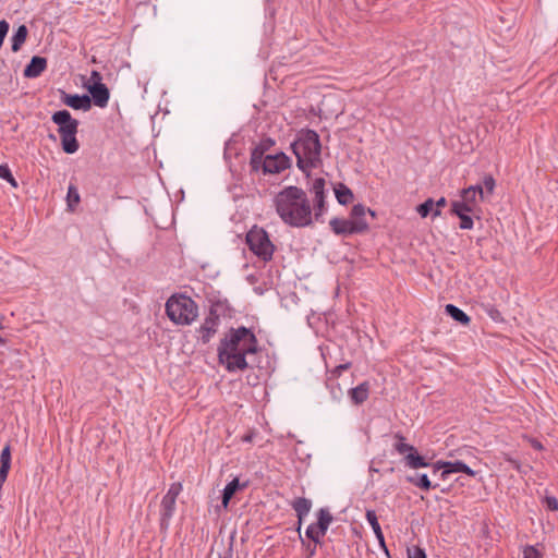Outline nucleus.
Masks as SVG:
<instances>
[{
	"mask_svg": "<svg viewBox=\"0 0 558 558\" xmlns=\"http://www.w3.org/2000/svg\"><path fill=\"white\" fill-rule=\"evenodd\" d=\"M442 469H436V463L433 465V473L437 474L438 472L441 473Z\"/></svg>",
	"mask_w": 558,
	"mask_h": 558,
	"instance_id": "obj_48",
	"label": "nucleus"
},
{
	"mask_svg": "<svg viewBox=\"0 0 558 558\" xmlns=\"http://www.w3.org/2000/svg\"><path fill=\"white\" fill-rule=\"evenodd\" d=\"M97 107L105 108L108 105L110 93L105 84H96L95 86H86Z\"/></svg>",
	"mask_w": 558,
	"mask_h": 558,
	"instance_id": "obj_14",
	"label": "nucleus"
},
{
	"mask_svg": "<svg viewBox=\"0 0 558 558\" xmlns=\"http://www.w3.org/2000/svg\"><path fill=\"white\" fill-rule=\"evenodd\" d=\"M0 178L4 180L12 179V172L7 165H0Z\"/></svg>",
	"mask_w": 558,
	"mask_h": 558,
	"instance_id": "obj_42",
	"label": "nucleus"
},
{
	"mask_svg": "<svg viewBox=\"0 0 558 558\" xmlns=\"http://www.w3.org/2000/svg\"><path fill=\"white\" fill-rule=\"evenodd\" d=\"M374 534L378 542H380V539L385 538L381 530L375 532Z\"/></svg>",
	"mask_w": 558,
	"mask_h": 558,
	"instance_id": "obj_45",
	"label": "nucleus"
},
{
	"mask_svg": "<svg viewBox=\"0 0 558 558\" xmlns=\"http://www.w3.org/2000/svg\"><path fill=\"white\" fill-rule=\"evenodd\" d=\"M3 326H2V317H0V329H2Z\"/></svg>",
	"mask_w": 558,
	"mask_h": 558,
	"instance_id": "obj_50",
	"label": "nucleus"
},
{
	"mask_svg": "<svg viewBox=\"0 0 558 558\" xmlns=\"http://www.w3.org/2000/svg\"><path fill=\"white\" fill-rule=\"evenodd\" d=\"M545 504H546V507L551 510V511H557L558 510V500L556 497L554 496H547L545 498Z\"/></svg>",
	"mask_w": 558,
	"mask_h": 558,
	"instance_id": "obj_40",
	"label": "nucleus"
},
{
	"mask_svg": "<svg viewBox=\"0 0 558 558\" xmlns=\"http://www.w3.org/2000/svg\"><path fill=\"white\" fill-rule=\"evenodd\" d=\"M447 205V201L445 197H440L436 203H434V216H440L441 211L440 208L445 207Z\"/></svg>",
	"mask_w": 558,
	"mask_h": 558,
	"instance_id": "obj_41",
	"label": "nucleus"
},
{
	"mask_svg": "<svg viewBox=\"0 0 558 558\" xmlns=\"http://www.w3.org/2000/svg\"><path fill=\"white\" fill-rule=\"evenodd\" d=\"M247 485H248V482H244L243 484H241L238 477H235L231 482H229L222 490V500H221L222 507L225 509H227L229 506V502H230L231 498L234 496V494L238 490L246 488Z\"/></svg>",
	"mask_w": 558,
	"mask_h": 558,
	"instance_id": "obj_17",
	"label": "nucleus"
},
{
	"mask_svg": "<svg viewBox=\"0 0 558 558\" xmlns=\"http://www.w3.org/2000/svg\"><path fill=\"white\" fill-rule=\"evenodd\" d=\"M378 543H379L380 548H383L384 551L388 555V548L386 546L385 538L380 539V542H378Z\"/></svg>",
	"mask_w": 558,
	"mask_h": 558,
	"instance_id": "obj_44",
	"label": "nucleus"
},
{
	"mask_svg": "<svg viewBox=\"0 0 558 558\" xmlns=\"http://www.w3.org/2000/svg\"><path fill=\"white\" fill-rule=\"evenodd\" d=\"M307 558H312V556H308Z\"/></svg>",
	"mask_w": 558,
	"mask_h": 558,
	"instance_id": "obj_52",
	"label": "nucleus"
},
{
	"mask_svg": "<svg viewBox=\"0 0 558 558\" xmlns=\"http://www.w3.org/2000/svg\"><path fill=\"white\" fill-rule=\"evenodd\" d=\"M252 172L264 175L278 174L291 167V159L284 153L263 155L262 150H252L250 158Z\"/></svg>",
	"mask_w": 558,
	"mask_h": 558,
	"instance_id": "obj_5",
	"label": "nucleus"
},
{
	"mask_svg": "<svg viewBox=\"0 0 558 558\" xmlns=\"http://www.w3.org/2000/svg\"><path fill=\"white\" fill-rule=\"evenodd\" d=\"M460 218V228L464 230H470L473 228V219L471 216L466 214H462L458 216Z\"/></svg>",
	"mask_w": 558,
	"mask_h": 558,
	"instance_id": "obj_37",
	"label": "nucleus"
},
{
	"mask_svg": "<svg viewBox=\"0 0 558 558\" xmlns=\"http://www.w3.org/2000/svg\"><path fill=\"white\" fill-rule=\"evenodd\" d=\"M219 325L220 316L215 310L211 308L197 330L198 340H201L204 344L208 343L217 332Z\"/></svg>",
	"mask_w": 558,
	"mask_h": 558,
	"instance_id": "obj_9",
	"label": "nucleus"
},
{
	"mask_svg": "<svg viewBox=\"0 0 558 558\" xmlns=\"http://www.w3.org/2000/svg\"><path fill=\"white\" fill-rule=\"evenodd\" d=\"M291 148L301 171L307 172L320 165L322 145L319 135L314 130H301L291 143Z\"/></svg>",
	"mask_w": 558,
	"mask_h": 558,
	"instance_id": "obj_3",
	"label": "nucleus"
},
{
	"mask_svg": "<svg viewBox=\"0 0 558 558\" xmlns=\"http://www.w3.org/2000/svg\"><path fill=\"white\" fill-rule=\"evenodd\" d=\"M27 34H28V29L25 25H20L17 27V29L15 31V33L13 34L12 38H11V41H12V46H11V49L13 52H17L23 44L25 43L26 38H27Z\"/></svg>",
	"mask_w": 558,
	"mask_h": 558,
	"instance_id": "obj_21",
	"label": "nucleus"
},
{
	"mask_svg": "<svg viewBox=\"0 0 558 558\" xmlns=\"http://www.w3.org/2000/svg\"><path fill=\"white\" fill-rule=\"evenodd\" d=\"M523 558H543V555L534 546L527 545L523 549Z\"/></svg>",
	"mask_w": 558,
	"mask_h": 558,
	"instance_id": "obj_34",
	"label": "nucleus"
},
{
	"mask_svg": "<svg viewBox=\"0 0 558 558\" xmlns=\"http://www.w3.org/2000/svg\"><path fill=\"white\" fill-rule=\"evenodd\" d=\"M416 210L422 218L427 217L432 211L434 213V201L432 198L426 199L417 206Z\"/></svg>",
	"mask_w": 558,
	"mask_h": 558,
	"instance_id": "obj_31",
	"label": "nucleus"
},
{
	"mask_svg": "<svg viewBox=\"0 0 558 558\" xmlns=\"http://www.w3.org/2000/svg\"><path fill=\"white\" fill-rule=\"evenodd\" d=\"M182 488L180 482L172 483L162 497L160 505V527L162 530H167L170 525V521L175 512L177 498L181 494Z\"/></svg>",
	"mask_w": 558,
	"mask_h": 558,
	"instance_id": "obj_8",
	"label": "nucleus"
},
{
	"mask_svg": "<svg viewBox=\"0 0 558 558\" xmlns=\"http://www.w3.org/2000/svg\"><path fill=\"white\" fill-rule=\"evenodd\" d=\"M473 211L470 206H468L462 199L454 201L451 204V213L456 216H461L462 214Z\"/></svg>",
	"mask_w": 558,
	"mask_h": 558,
	"instance_id": "obj_29",
	"label": "nucleus"
},
{
	"mask_svg": "<svg viewBox=\"0 0 558 558\" xmlns=\"http://www.w3.org/2000/svg\"><path fill=\"white\" fill-rule=\"evenodd\" d=\"M396 438L398 441L395 444V449L398 453L407 456L408 453L415 451V448L412 445L404 441L405 438L402 435L397 434Z\"/></svg>",
	"mask_w": 558,
	"mask_h": 558,
	"instance_id": "obj_27",
	"label": "nucleus"
},
{
	"mask_svg": "<svg viewBox=\"0 0 558 558\" xmlns=\"http://www.w3.org/2000/svg\"><path fill=\"white\" fill-rule=\"evenodd\" d=\"M218 360L229 373L242 372L248 367L246 355L257 352L254 332L241 326L231 328L218 345Z\"/></svg>",
	"mask_w": 558,
	"mask_h": 558,
	"instance_id": "obj_2",
	"label": "nucleus"
},
{
	"mask_svg": "<svg viewBox=\"0 0 558 558\" xmlns=\"http://www.w3.org/2000/svg\"><path fill=\"white\" fill-rule=\"evenodd\" d=\"M307 548H308V551H310V556L313 557L315 555V553H316V544L313 545V546H308Z\"/></svg>",
	"mask_w": 558,
	"mask_h": 558,
	"instance_id": "obj_46",
	"label": "nucleus"
},
{
	"mask_svg": "<svg viewBox=\"0 0 558 558\" xmlns=\"http://www.w3.org/2000/svg\"><path fill=\"white\" fill-rule=\"evenodd\" d=\"M11 468V447L5 445L0 453V489L8 478V474Z\"/></svg>",
	"mask_w": 558,
	"mask_h": 558,
	"instance_id": "obj_19",
	"label": "nucleus"
},
{
	"mask_svg": "<svg viewBox=\"0 0 558 558\" xmlns=\"http://www.w3.org/2000/svg\"><path fill=\"white\" fill-rule=\"evenodd\" d=\"M350 363H345V364H340L336 367L335 372L340 374L342 371H345L350 367Z\"/></svg>",
	"mask_w": 558,
	"mask_h": 558,
	"instance_id": "obj_43",
	"label": "nucleus"
},
{
	"mask_svg": "<svg viewBox=\"0 0 558 558\" xmlns=\"http://www.w3.org/2000/svg\"><path fill=\"white\" fill-rule=\"evenodd\" d=\"M329 226L335 234L348 236L355 233H361L362 225L351 223L350 219L332 218Z\"/></svg>",
	"mask_w": 558,
	"mask_h": 558,
	"instance_id": "obj_11",
	"label": "nucleus"
},
{
	"mask_svg": "<svg viewBox=\"0 0 558 558\" xmlns=\"http://www.w3.org/2000/svg\"><path fill=\"white\" fill-rule=\"evenodd\" d=\"M405 465L411 469L426 468L429 463L417 453V451H413L404 456Z\"/></svg>",
	"mask_w": 558,
	"mask_h": 558,
	"instance_id": "obj_23",
	"label": "nucleus"
},
{
	"mask_svg": "<svg viewBox=\"0 0 558 558\" xmlns=\"http://www.w3.org/2000/svg\"><path fill=\"white\" fill-rule=\"evenodd\" d=\"M326 181L317 178L313 181L311 193L313 207L305 191L298 186H286L274 198V206L280 219L293 228H303L313 222V213L316 220H320L326 208Z\"/></svg>",
	"mask_w": 558,
	"mask_h": 558,
	"instance_id": "obj_1",
	"label": "nucleus"
},
{
	"mask_svg": "<svg viewBox=\"0 0 558 558\" xmlns=\"http://www.w3.org/2000/svg\"><path fill=\"white\" fill-rule=\"evenodd\" d=\"M166 313L177 325H191L198 315L197 304L184 294L172 295L166 302Z\"/></svg>",
	"mask_w": 558,
	"mask_h": 558,
	"instance_id": "obj_4",
	"label": "nucleus"
},
{
	"mask_svg": "<svg viewBox=\"0 0 558 558\" xmlns=\"http://www.w3.org/2000/svg\"><path fill=\"white\" fill-rule=\"evenodd\" d=\"M366 214H369L372 217H375V213L371 208H366L362 204L354 205L351 210L350 221L351 223L362 225L361 233L368 229V222L365 219Z\"/></svg>",
	"mask_w": 558,
	"mask_h": 558,
	"instance_id": "obj_15",
	"label": "nucleus"
},
{
	"mask_svg": "<svg viewBox=\"0 0 558 558\" xmlns=\"http://www.w3.org/2000/svg\"><path fill=\"white\" fill-rule=\"evenodd\" d=\"M7 344V340L0 335V345H5Z\"/></svg>",
	"mask_w": 558,
	"mask_h": 558,
	"instance_id": "obj_49",
	"label": "nucleus"
},
{
	"mask_svg": "<svg viewBox=\"0 0 558 558\" xmlns=\"http://www.w3.org/2000/svg\"><path fill=\"white\" fill-rule=\"evenodd\" d=\"M408 558H427L425 551L418 546L408 548Z\"/></svg>",
	"mask_w": 558,
	"mask_h": 558,
	"instance_id": "obj_35",
	"label": "nucleus"
},
{
	"mask_svg": "<svg viewBox=\"0 0 558 558\" xmlns=\"http://www.w3.org/2000/svg\"><path fill=\"white\" fill-rule=\"evenodd\" d=\"M51 120L59 126L58 132L61 137L63 151L66 154L76 153L80 148L78 142L76 140L78 121L72 118L68 110L56 111L52 114Z\"/></svg>",
	"mask_w": 558,
	"mask_h": 558,
	"instance_id": "obj_6",
	"label": "nucleus"
},
{
	"mask_svg": "<svg viewBox=\"0 0 558 558\" xmlns=\"http://www.w3.org/2000/svg\"><path fill=\"white\" fill-rule=\"evenodd\" d=\"M305 535L316 544H318L320 538L325 536L319 532V529L315 523H312L307 526Z\"/></svg>",
	"mask_w": 558,
	"mask_h": 558,
	"instance_id": "obj_30",
	"label": "nucleus"
},
{
	"mask_svg": "<svg viewBox=\"0 0 558 558\" xmlns=\"http://www.w3.org/2000/svg\"><path fill=\"white\" fill-rule=\"evenodd\" d=\"M102 75L98 71H92L90 76L86 83V86H95L96 84H104Z\"/></svg>",
	"mask_w": 558,
	"mask_h": 558,
	"instance_id": "obj_38",
	"label": "nucleus"
},
{
	"mask_svg": "<svg viewBox=\"0 0 558 558\" xmlns=\"http://www.w3.org/2000/svg\"><path fill=\"white\" fill-rule=\"evenodd\" d=\"M478 198L481 201L485 199V192L483 191V186L480 184L471 185L461 191V199L470 206L472 210L474 209Z\"/></svg>",
	"mask_w": 558,
	"mask_h": 558,
	"instance_id": "obj_13",
	"label": "nucleus"
},
{
	"mask_svg": "<svg viewBox=\"0 0 558 558\" xmlns=\"http://www.w3.org/2000/svg\"><path fill=\"white\" fill-rule=\"evenodd\" d=\"M10 25L5 20L0 21V48L3 45V40L9 32Z\"/></svg>",
	"mask_w": 558,
	"mask_h": 558,
	"instance_id": "obj_39",
	"label": "nucleus"
},
{
	"mask_svg": "<svg viewBox=\"0 0 558 558\" xmlns=\"http://www.w3.org/2000/svg\"><path fill=\"white\" fill-rule=\"evenodd\" d=\"M220 558H230V557H220Z\"/></svg>",
	"mask_w": 558,
	"mask_h": 558,
	"instance_id": "obj_51",
	"label": "nucleus"
},
{
	"mask_svg": "<svg viewBox=\"0 0 558 558\" xmlns=\"http://www.w3.org/2000/svg\"><path fill=\"white\" fill-rule=\"evenodd\" d=\"M246 244L253 254L263 262L272 259L275 245L263 228L253 227L246 234Z\"/></svg>",
	"mask_w": 558,
	"mask_h": 558,
	"instance_id": "obj_7",
	"label": "nucleus"
},
{
	"mask_svg": "<svg viewBox=\"0 0 558 558\" xmlns=\"http://www.w3.org/2000/svg\"><path fill=\"white\" fill-rule=\"evenodd\" d=\"M66 202L71 211H73L75 206L80 203V193L74 185H70L68 189Z\"/></svg>",
	"mask_w": 558,
	"mask_h": 558,
	"instance_id": "obj_28",
	"label": "nucleus"
},
{
	"mask_svg": "<svg viewBox=\"0 0 558 558\" xmlns=\"http://www.w3.org/2000/svg\"><path fill=\"white\" fill-rule=\"evenodd\" d=\"M61 100L64 105L76 110L87 111L92 107V99L88 95H70L61 92Z\"/></svg>",
	"mask_w": 558,
	"mask_h": 558,
	"instance_id": "obj_12",
	"label": "nucleus"
},
{
	"mask_svg": "<svg viewBox=\"0 0 558 558\" xmlns=\"http://www.w3.org/2000/svg\"><path fill=\"white\" fill-rule=\"evenodd\" d=\"M481 185L483 186V191L485 192V197H486L487 195L493 194L494 189L496 186V182L492 175H486V177H484L483 184H481Z\"/></svg>",
	"mask_w": 558,
	"mask_h": 558,
	"instance_id": "obj_33",
	"label": "nucleus"
},
{
	"mask_svg": "<svg viewBox=\"0 0 558 558\" xmlns=\"http://www.w3.org/2000/svg\"><path fill=\"white\" fill-rule=\"evenodd\" d=\"M291 507L296 512L300 527L303 519L310 513L312 509V501L304 497H298L291 502Z\"/></svg>",
	"mask_w": 558,
	"mask_h": 558,
	"instance_id": "obj_20",
	"label": "nucleus"
},
{
	"mask_svg": "<svg viewBox=\"0 0 558 558\" xmlns=\"http://www.w3.org/2000/svg\"><path fill=\"white\" fill-rule=\"evenodd\" d=\"M407 481L423 490H429L430 488H435L437 486L432 485V482L429 481L427 474L407 476Z\"/></svg>",
	"mask_w": 558,
	"mask_h": 558,
	"instance_id": "obj_25",
	"label": "nucleus"
},
{
	"mask_svg": "<svg viewBox=\"0 0 558 558\" xmlns=\"http://www.w3.org/2000/svg\"><path fill=\"white\" fill-rule=\"evenodd\" d=\"M335 195L338 203L341 205H348L353 201L352 191L341 183L337 187H335Z\"/></svg>",
	"mask_w": 558,
	"mask_h": 558,
	"instance_id": "obj_24",
	"label": "nucleus"
},
{
	"mask_svg": "<svg viewBox=\"0 0 558 558\" xmlns=\"http://www.w3.org/2000/svg\"><path fill=\"white\" fill-rule=\"evenodd\" d=\"M47 68V59L39 56H34L29 63L24 69V76L27 78H36L41 75V73Z\"/></svg>",
	"mask_w": 558,
	"mask_h": 558,
	"instance_id": "obj_16",
	"label": "nucleus"
},
{
	"mask_svg": "<svg viewBox=\"0 0 558 558\" xmlns=\"http://www.w3.org/2000/svg\"><path fill=\"white\" fill-rule=\"evenodd\" d=\"M371 385L368 381H363L354 388L349 390V397L353 404L360 405L364 403L369 396Z\"/></svg>",
	"mask_w": 558,
	"mask_h": 558,
	"instance_id": "obj_18",
	"label": "nucleus"
},
{
	"mask_svg": "<svg viewBox=\"0 0 558 558\" xmlns=\"http://www.w3.org/2000/svg\"><path fill=\"white\" fill-rule=\"evenodd\" d=\"M365 518L368 524L372 526L374 533L381 530L378 523L377 514L374 510H366Z\"/></svg>",
	"mask_w": 558,
	"mask_h": 558,
	"instance_id": "obj_32",
	"label": "nucleus"
},
{
	"mask_svg": "<svg viewBox=\"0 0 558 558\" xmlns=\"http://www.w3.org/2000/svg\"><path fill=\"white\" fill-rule=\"evenodd\" d=\"M445 312L456 322L466 325L470 323V317L458 306L453 304H447L445 307Z\"/></svg>",
	"mask_w": 558,
	"mask_h": 558,
	"instance_id": "obj_22",
	"label": "nucleus"
},
{
	"mask_svg": "<svg viewBox=\"0 0 558 558\" xmlns=\"http://www.w3.org/2000/svg\"><path fill=\"white\" fill-rule=\"evenodd\" d=\"M436 469H442L440 473L441 480H447L452 473H464L469 476H475L476 474L475 471L462 461H437Z\"/></svg>",
	"mask_w": 558,
	"mask_h": 558,
	"instance_id": "obj_10",
	"label": "nucleus"
},
{
	"mask_svg": "<svg viewBox=\"0 0 558 558\" xmlns=\"http://www.w3.org/2000/svg\"><path fill=\"white\" fill-rule=\"evenodd\" d=\"M7 181H8L9 183H11L13 186H16V185H17V184H16V181H15V179H14V177H13V175H12V179H9V180H7Z\"/></svg>",
	"mask_w": 558,
	"mask_h": 558,
	"instance_id": "obj_47",
	"label": "nucleus"
},
{
	"mask_svg": "<svg viewBox=\"0 0 558 558\" xmlns=\"http://www.w3.org/2000/svg\"><path fill=\"white\" fill-rule=\"evenodd\" d=\"M275 144L271 138H266L259 142L252 150H262L263 155H267V150Z\"/></svg>",
	"mask_w": 558,
	"mask_h": 558,
	"instance_id": "obj_36",
	"label": "nucleus"
},
{
	"mask_svg": "<svg viewBox=\"0 0 558 558\" xmlns=\"http://www.w3.org/2000/svg\"><path fill=\"white\" fill-rule=\"evenodd\" d=\"M331 521L332 515L330 514V512L324 508L319 509L318 521L315 524L318 526L320 533H323L324 535L326 534Z\"/></svg>",
	"mask_w": 558,
	"mask_h": 558,
	"instance_id": "obj_26",
	"label": "nucleus"
}]
</instances>
